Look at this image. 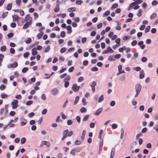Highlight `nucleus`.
<instances>
[{
    "instance_id": "obj_1",
    "label": "nucleus",
    "mask_w": 158,
    "mask_h": 158,
    "mask_svg": "<svg viewBox=\"0 0 158 158\" xmlns=\"http://www.w3.org/2000/svg\"><path fill=\"white\" fill-rule=\"evenodd\" d=\"M141 85L139 84H136L135 86V89L136 94L135 96V98L137 97L139 94L141 89Z\"/></svg>"
},
{
    "instance_id": "obj_2",
    "label": "nucleus",
    "mask_w": 158,
    "mask_h": 158,
    "mask_svg": "<svg viewBox=\"0 0 158 158\" xmlns=\"http://www.w3.org/2000/svg\"><path fill=\"white\" fill-rule=\"evenodd\" d=\"M18 101L17 100H14L11 103L12 108L13 109L16 108L18 106Z\"/></svg>"
},
{
    "instance_id": "obj_3",
    "label": "nucleus",
    "mask_w": 158,
    "mask_h": 158,
    "mask_svg": "<svg viewBox=\"0 0 158 158\" xmlns=\"http://www.w3.org/2000/svg\"><path fill=\"white\" fill-rule=\"evenodd\" d=\"M24 21L27 22H30L32 23V18L29 15H27L25 17Z\"/></svg>"
},
{
    "instance_id": "obj_4",
    "label": "nucleus",
    "mask_w": 158,
    "mask_h": 158,
    "mask_svg": "<svg viewBox=\"0 0 158 158\" xmlns=\"http://www.w3.org/2000/svg\"><path fill=\"white\" fill-rule=\"evenodd\" d=\"M44 145H45L48 148H49L50 146V143L48 142L43 141L41 142L40 147H42Z\"/></svg>"
},
{
    "instance_id": "obj_5",
    "label": "nucleus",
    "mask_w": 158,
    "mask_h": 158,
    "mask_svg": "<svg viewBox=\"0 0 158 158\" xmlns=\"http://www.w3.org/2000/svg\"><path fill=\"white\" fill-rule=\"evenodd\" d=\"M80 88V87L77 86L76 84H73L72 87V89L75 92L77 91Z\"/></svg>"
},
{
    "instance_id": "obj_6",
    "label": "nucleus",
    "mask_w": 158,
    "mask_h": 158,
    "mask_svg": "<svg viewBox=\"0 0 158 158\" xmlns=\"http://www.w3.org/2000/svg\"><path fill=\"white\" fill-rule=\"evenodd\" d=\"M138 45L139 46L140 48L141 49H143L145 47V45L143 44V41H142L139 42Z\"/></svg>"
},
{
    "instance_id": "obj_7",
    "label": "nucleus",
    "mask_w": 158,
    "mask_h": 158,
    "mask_svg": "<svg viewBox=\"0 0 158 158\" xmlns=\"http://www.w3.org/2000/svg\"><path fill=\"white\" fill-rule=\"evenodd\" d=\"M59 91L56 88H55L54 89H53L51 91V93L54 96L56 95L58 93Z\"/></svg>"
},
{
    "instance_id": "obj_8",
    "label": "nucleus",
    "mask_w": 158,
    "mask_h": 158,
    "mask_svg": "<svg viewBox=\"0 0 158 158\" xmlns=\"http://www.w3.org/2000/svg\"><path fill=\"white\" fill-rule=\"evenodd\" d=\"M13 21L14 22H18L19 17L16 15H14L12 16Z\"/></svg>"
},
{
    "instance_id": "obj_9",
    "label": "nucleus",
    "mask_w": 158,
    "mask_h": 158,
    "mask_svg": "<svg viewBox=\"0 0 158 158\" xmlns=\"http://www.w3.org/2000/svg\"><path fill=\"white\" fill-rule=\"evenodd\" d=\"M118 72L119 73H125V72L124 70H122V67L121 65H119L118 66Z\"/></svg>"
},
{
    "instance_id": "obj_10",
    "label": "nucleus",
    "mask_w": 158,
    "mask_h": 158,
    "mask_svg": "<svg viewBox=\"0 0 158 158\" xmlns=\"http://www.w3.org/2000/svg\"><path fill=\"white\" fill-rule=\"evenodd\" d=\"M18 65V64L17 62H14L12 64H9L7 66L9 68H15Z\"/></svg>"
},
{
    "instance_id": "obj_11",
    "label": "nucleus",
    "mask_w": 158,
    "mask_h": 158,
    "mask_svg": "<svg viewBox=\"0 0 158 158\" xmlns=\"http://www.w3.org/2000/svg\"><path fill=\"white\" fill-rule=\"evenodd\" d=\"M102 108H100L97 110L94 113V115H98L102 112Z\"/></svg>"
},
{
    "instance_id": "obj_12",
    "label": "nucleus",
    "mask_w": 158,
    "mask_h": 158,
    "mask_svg": "<svg viewBox=\"0 0 158 158\" xmlns=\"http://www.w3.org/2000/svg\"><path fill=\"white\" fill-rule=\"evenodd\" d=\"M31 23L30 22H27L23 26V28L25 29L27 28L31 24Z\"/></svg>"
},
{
    "instance_id": "obj_13",
    "label": "nucleus",
    "mask_w": 158,
    "mask_h": 158,
    "mask_svg": "<svg viewBox=\"0 0 158 158\" xmlns=\"http://www.w3.org/2000/svg\"><path fill=\"white\" fill-rule=\"evenodd\" d=\"M125 75H122L120 76L119 78V80L121 81H125Z\"/></svg>"
},
{
    "instance_id": "obj_14",
    "label": "nucleus",
    "mask_w": 158,
    "mask_h": 158,
    "mask_svg": "<svg viewBox=\"0 0 158 158\" xmlns=\"http://www.w3.org/2000/svg\"><path fill=\"white\" fill-rule=\"evenodd\" d=\"M136 4L135 2H134L132 3L129 6L128 9V10H129L131 8H132V7L133 8V7L135 6Z\"/></svg>"
},
{
    "instance_id": "obj_15",
    "label": "nucleus",
    "mask_w": 158,
    "mask_h": 158,
    "mask_svg": "<svg viewBox=\"0 0 158 158\" xmlns=\"http://www.w3.org/2000/svg\"><path fill=\"white\" fill-rule=\"evenodd\" d=\"M66 29L68 31L67 32L68 34L71 33L72 32V27L70 26H68L66 27Z\"/></svg>"
},
{
    "instance_id": "obj_16",
    "label": "nucleus",
    "mask_w": 158,
    "mask_h": 158,
    "mask_svg": "<svg viewBox=\"0 0 158 158\" xmlns=\"http://www.w3.org/2000/svg\"><path fill=\"white\" fill-rule=\"evenodd\" d=\"M104 100V96L103 95H102L98 98V103H100Z\"/></svg>"
},
{
    "instance_id": "obj_17",
    "label": "nucleus",
    "mask_w": 158,
    "mask_h": 158,
    "mask_svg": "<svg viewBox=\"0 0 158 158\" xmlns=\"http://www.w3.org/2000/svg\"><path fill=\"white\" fill-rule=\"evenodd\" d=\"M76 10V8L75 7H72L71 8H69L67 11L68 12H74Z\"/></svg>"
},
{
    "instance_id": "obj_18",
    "label": "nucleus",
    "mask_w": 158,
    "mask_h": 158,
    "mask_svg": "<svg viewBox=\"0 0 158 158\" xmlns=\"http://www.w3.org/2000/svg\"><path fill=\"white\" fill-rule=\"evenodd\" d=\"M96 84V82L95 81H93L89 84V85L91 87H95Z\"/></svg>"
},
{
    "instance_id": "obj_19",
    "label": "nucleus",
    "mask_w": 158,
    "mask_h": 158,
    "mask_svg": "<svg viewBox=\"0 0 158 158\" xmlns=\"http://www.w3.org/2000/svg\"><path fill=\"white\" fill-rule=\"evenodd\" d=\"M108 60L111 61H114L115 60L114 57L113 56H110L108 58Z\"/></svg>"
},
{
    "instance_id": "obj_20",
    "label": "nucleus",
    "mask_w": 158,
    "mask_h": 158,
    "mask_svg": "<svg viewBox=\"0 0 158 158\" xmlns=\"http://www.w3.org/2000/svg\"><path fill=\"white\" fill-rule=\"evenodd\" d=\"M144 77V75L143 74V71L142 70L140 72L139 78L141 79H143Z\"/></svg>"
},
{
    "instance_id": "obj_21",
    "label": "nucleus",
    "mask_w": 158,
    "mask_h": 158,
    "mask_svg": "<svg viewBox=\"0 0 158 158\" xmlns=\"http://www.w3.org/2000/svg\"><path fill=\"white\" fill-rule=\"evenodd\" d=\"M44 32L43 31L41 32L40 33L38 34L37 35V37L38 39H40L41 38L42 36L44 34Z\"/></svg>"
},
{
    "instance_id": "obj_22",
    "label": "nucleus",
    "mask_w": 158,
    "mask_h": 158,
    "mask_svg": "<svg viewBox=\"0 0 158 158\" xmlns=\"http://www.w3.org/2000/svg\"><path fill=\"white\" fill-rule=\"evenodd\" d=\"M80 99V97L79 96H77L75 100L74 103V105H75L76 104H77L78 102V101Z\"/></svg>"
},
{
    "instance_id": "obj_23",
    "label": "nucleus",
    "mask_w": 158,
    "mask_h": 158,
    "mask_svg": "<svg viewBox=\"0 0 158 158\" xmlns=\"http://www.w3.org/2000/svg\"><path fill=\"white\" fill-rule=\"evenodd\" d=\"M32 55L35 56L37 55L38 53V52L36 50V49L35 48H33L32 50Z\"/></svg>"
},
{
    "instance_id": "obj_24",
    "label": "nucleus",
    "mask_w": 158,
    "mask_h": 158,
    "mask_svg": "<svg viewBox=\"0 0 158 158\" xmlns=\"http://www.w3.org/2000/svg\"><path fill=\"white\" fill-rule=\"evenodd\" d=\"M50 50V46L48 45L47 47L45 48L44 50V52L45 53H47L49 52Z\"/></svg>"
},
{
    "instance_id": "obj_25",
    "label": "nucleus",
    "mask_w": 158,
    "mask_h": 158,
    "mask_svg": "<svg viewBox=\"0 0 158 158\" xmlns=\"http://www.w3.org/2000/svg\"><path fill=\"white\" fill-rule=\"evenodd\" d=\"M110 12L109 11L107 10L104 13L103 15V17H105L107 16L110 14Z\"/></svg>"
},
{
    "instance_id": "obj_26",
    "label": "nucleus",
    "mask_w": 158,
    "mask_h": 158,
    "mask_svg": "<svg viewBox=\"0 0 158 158\" xmlns=\"http://www.w3.org/2000/svg\"><path fill=\"white\" fill-rule=\"evenodd\" d=\"M59 6L58 4H57L56 7L54 9V11L55 12H57L59 11Z\"/></svg>"
},
{
    "instance_id": "obj_27",
    "label": "nucleus",
    "mask_w": 158,
    "mask_h": 158,
    "mask_svg": "<svg viewBox=\"0 0 158 158\" xmlns=\"http://www.w3.org/2000/svg\"><path fill=\"white\" fill-rule=\"evenodd\" d=\"M142 10L141 9H139L138 10V11L137 14V15L139 17L141 16L142 15Z\"/></svg>"
},
{
    "instance_id": "obj_28",
    "label": "nucleus",
    "mask_w": 158,
    "mask_h": 158,
    "mask_svg": "<svg viewBox=\"0 0 158 158\" xmlns=\"http://www.w3.org/2000/svg\"><path fill=\"white\" fill-rule=\"evenodd\" d=\"M133 69L136 71H139L141 70V68L139 66L135 67L133 68Z\"/></svg>"
},
{
    "instance_id": "obj_29",
    "label": "nucleus",
    "mask_w": 158,
    "mask_h": 158,
    "mask_svg": "<svg viewBox=\"0 0 158 158\" xmlns=\"http://www.w3.org/2000/svg\"><path fill=\"white\" fill-rule=\"evenodd\" d=\"M118 4L117 3H115L113 4L112 6L111 7V10H113L114 9H115L116 8L118 7Z\"/></svg>"
},
{
    "instance_id": "obj_30",
    "label": "nucleus",
    "mask_w": 158,
    "mask_h": 158,
    "mask_svg": "<svg viewBox=\"0 0 158 158\" xmlns=\"http://www.w3.org/2000/svg\"><path fill=\"white\" fill-rule=\"evenodd\" d=\"M26 139L25 137H23L21 139V143L24 144L26 141Z\"/></svg>"
},
{
    "instance_id": "obj_31",
    "label": "nucleus",
    "mask_w": 158,
    "mask_h": 158,
    "mask_svg": "<svg viewBox=\"0 0 158 158\" xmlns=\"http://www.w3.org/2000/svg\"><path fill=\"white\" fill-rule=\"evenodd\" d=\"M12 4H8L6 6V9L8 10H10L11 9Z\"/></svg>"
},
{
    "instance_id": "obj_32",
    "label": "nucleus",
    "mask_w": 158,
    "mask_h": 158,
    "mask_svg": "<svg viewBox=\"0 0 158 158\" xmlns=\"http://www.w3.org/2000/svg\"><path fill=\"white\" fill-rule=\"evenodd\" d=\"M6 49V47L5 46H2L1 47L0 50L2 51H5Z\"/></svg>"
},
{
    "instance_id": "obj_33",
    "label": "nucleus",
    "mask_w": 158,
    "mask_h": 158,
    "mask_svg": "<svg viewBox=\"0 0 158 158\" xmlns=\"http://www.w3.org/2000/svg\"><path fill=\"white\" fill-rule=\"evenodd\" d=\"M87 111L86 109L84 107H82L80 109V111L81 113L86 112Z\"/></svg>"
},
{
    "instance_id": "obj_34",
    "label": "nucleus",
    "mask_w": 158,
    "mask_h": 158,
    "mask_svg": "<svg viewBox=\"0 0 158 158\" xmlns=\"http://www.w3.org/2000/svg\"><path fill=\"white\" fill-rule=\"evenodd\" d=\"M111 127L112 129H115L118 127V125L114 123L111 125Z\"/></svg>"
},
{
    "instance_id": "obj_35",
    "label": "nucleus",
    "mask_w": 158,
    "mask_h": 158,
    "mask_svg": "<svg viewBox=\"0 0 158 158\" xmlns=\"http://www.w3.org/2000/svg\"><path fill=\"white\" fill-rule=\"evenodd\" d=\"M126 50V47L125 46H123L121 48L119 49V51L120 52H122L123 50Z\"/></svg>"
},
{
    "instance_id": "obj_36",
    "label": "nucleus",
    "mask_w": 158,
    "mask_h": 158,
    "mask_svg": "<svg viewBox=\"0 0 158 158\" xmlns=\"http://www.w3.org/2000/svg\"><path fill=\"white\" fill-rule=\"evenodd\" d=\"M73 19L76 22H79L80 21V19L79 17H74L73 18Z\"/></svg>"
},
{
    "instance_id": "obj_37",
    "label": "nucleus",
    "mask_w": 158,
    "mask_h": 158,
    "mask_svg": "<svg viewBox=\"0 0 158 158\" xmlns=\"http://www.w3.org/2000/svg\"><path fill=\"white\" fill-rule=\"evenodd\" d=\"M81 141L78 140H75V145H78L81 144Z\"/></svg>"
},
{
    "instance_id": "obj_38",
    "label": "nucleus",
    "mask_w": 158,
    "mask_h": 158,
    "mask_svg": "<svg viewBox=\"0 0 158 158\" xmlns=\"http://www.w3.org/2000/svg\"><path fill=\"white\" fill-rule=\"evenodd\" d=\"M83 2V1L82 0H77L76 2V4L78 5H81Z\"/></svg>"
},
{
    "instance_id": "obj_39",
    "label": "nucleus",
    "mask_w": 158,
    "mask_h": 158,
    "mask_svg": "<svg viewBox=\"0 0 158 158\" xmlns=\"http://www.w3.org/2000/svg\"><path fill=\"white\" fill-rule=\"evenodd\" d=\"M114 151L113 150L111 151L110 158H113L114 155Z\"/></svg>"
},
{
    "instance_id": "obj_40",
    "label": "nucleus",
    "mask_w": 158,
    "mask_h": 158,
    "mask_svg": "<svg viewBox=\"0 0 158 158\" xmlns=\"http://www.w3.org/2000/svg\"><path fill=\"white\" fill-rule=\"evenodd\" d=\"M156 15H157L156 13L152 14L150 16V19H153L155 18H156Z\"/></svg>"
},
{
    "instance_id": "obj_41",
    "label": "nucleus",
    "mask_w": 158,
    "mask_h": 158,
    "mask_svg": "<svg viewBox=\"0 0 158 158\" xmlns=\"http://www.w3.org/2000/svg\"><path fill=\"white\" fill-rule=\"evenodd\" d=\"M107 49L108 52H109L111 53H113L114 52V51L110 47H108Z\"/></svg>"
},
{
    "instance_id": "obj_42",
    "label": "nucleus",
    "mask_w": 158,
    "mask_h": 158,
    "mask_svg": "<svg viewBox=\"0 0 158 158\" xmlns=\"http://www.w3.org/2000/svg\"><path fill=\"white\" fill-rule=\"evenodd\" d=\"M68 131L69 130L68 129H67L66 130L64 131L63 132V135L67 136Z\"/></svg>"
},
{
    "instance_id": "obj_43",
    "label": "nucleus",
    "mask_w": 158,
    "mask_h": 158,
    "mask_svg": "<svg viewBox=\"0 0 158 158\" xmlns=\"http://www.w3.org/2000/svg\"><path fill=\"white\" fill-rule=\"evenodd\" d=\"M70 153L71 155L74 156L75 154V150L74 149H73L70 152Z\"/></svg>"
},
{
    "instance_id": "obj_44",
    "label": "nucleus",
    "mask_w": 158,
    "mask_h": 158,
    "mask_svg": "<svg viewBox=\"0 0 158 158\" xmlns=\"http://www.w3.org/2000/svg\"><path fill=\"white\" fill-rule=\"evenodd\" d=\"M41 99H42L44 100H46V96L45 94H43L41 96Z\"/></svg>"
},
{
    "instance_id": "obj_45",
    "label": "nucleus",
    "mask_w": 158,
    "mask_h": 158,
    "mask_svg": "<svg viewBox=\"0 0 158 158\" xmlns=\"http://www.w3.org/2000/svg\"><path fill=\"white\" fill-rule=\"evenodd\" d=\"M66 50V49L65 48H64V47L63 48L60 49V52L61 53H63L65 52Z\"/></svg>"
},
{
    "instance_id": "obj_46",
    "label": "nucleus",
    "mask_w": 158,
    "mask_h": 158,
    "mask_svg": "<svg viewBox=\"0 0 158 158\" xmlns=\"http://www.w3.org/2000/svg\"><path fill=\"white\" fill-rule=\"evenodd\" d=\"M15 2L18 6H19L20 5L21 1V0H16Z\"/></svg>"
},
{
    "instance_id": "obj_47",
    "label": "nucleus",
    "mask_w": 158,
    "mask_h": 158,
    "mask_svg": "<svg viewBox=\"0 0 158 158\" xmlns=\"http://www.w3.org/2000/svg\"><path fill=\"white\" fill-rule=\"evenodd\" d=\"M28 70V68L27 67H25L23 69L22 71L23 73H25Z\"/></svg>"
},
{
    "instance_id": "obj_48",
    "label": "nucleus",
    "mask_w": 158,
    "mask_h": 158,
    "mask_svg": "<svg viewBox=\"0 0 158 158\" xmlns=\"http://www.w3.org/2000/svg\"><path fill=\"white\" fill-rule=\"evenodd\" d=\"M33 103V102L32 101L30 100L28 101L26 103V105L27 106L30 105Z\"/></svg>"
},
{
    "instance_id": "obj_49",
    "label": "nucleus",
    "mask_w": 158,
    "mask_h": 158,
    "mask_svg": "<svg viewBox=\"0 0 158 158\" xmlns=\"http://www.w3.org/2000/svg\"><path fill=\"white\" fill-rule=\"evenodd\" d=\"M137 102L134 100H133L131 101L132 104L133 106H135L137 104Z\"/></svg>"
},
{
    "instance_id": "obj_50",
    "label": "nucleus",
    "mask_w": 158,
    "mask_h": 158,
    "mask_svg": "<svg viewBox=\"0 0 158 158\" xmlns=\"http://www.w3.org/2000/svg\"><path fill=\"white\" fill-rule=\"evenodd\" d=\"M150 29V26H147L145 30V32L146 33L148 32L149 31Z\"/></svg>"
},
{
    "instance_id": "obj_51",
    "label": "nucleus",
    "mask_w": 158,
    "mask_h": 158,
    "mask_svg": "<svg viewBox=\"0 0 158 158\" xmlns=\"http://www.w3.org/2000/svg\"><path fill=\"white\" fill-rule=\"evenodd\" d=\"M143 2V0H137L135 2L136 5L139 4Z\"/></svg>"
},
{
    "instance_id": "obj_52",
    "label": "nucleus",
    "mask_w": 158,
    "mask_h": 158,
    "mask_svg": "<svg viewBox=\"0 0 158 158\" xmlns=\"http://www.w3.org/2000/svg\"><path fill=\"white\" fill-rule=\"evenodd\" d=\"M71 78V77L70 76L68 75L65 78L64 80V81H66V80H69Z\"/></svg>"
},
{
    "instance_id": "obj_53",
    "label": "nucleus",
    "mask_w": 158,
    "mask_h": 158,
    "mask_svg": "<svg viewBox=\"0 0 158 158\" xmlns=\"http://www.w3.org/2000/svg\"><path fill=\"white\" fill-rule=\"evenodd\" d=\"M30 53L29 52H26L23 54V56L25 58L27 57L29 55Z\"/></svg>"
},
{
    "instance_id": "obj_54",
    "label": "nucleus",
    "mask_w": 158,
    "mask_h": 158,
    "mask_svg": "<svg viewBox=\"0 0 158 158\" xmlns=\"http://www.w3.org/2000/svg\"><path fill=\"white\" fill-rule=\"evenodd\" d=\"M73 121L71 119L68 120L67 121V124L69 125H71Z\"/></svg>"
},
{
    "instance_id": "obj_55",
    "label": "nucleus",
    "mask_w": 158,
    "mask_h": 158,
    "mask_svg": "<svg viewBox=\"0 0 158 158\" xmlns=\"http://www.w3.org/2000/svg\"><path fill=\"white\" fill-rule=\"evenodd\" d=\"M35 121L34 120H31L30 121V125H33L35 123Z\"/></svg>"
},
{
    "instance_id": "obj_56",
    "label": "nucleus",
    "mask_w": 158,
    "mask_h": 158,
    "mask_svg": "<svg viewBox=\"0 0 158 158\" xmlns=\"http://www.w3.org/2000/svg\"><path fill=\"white\" fill-rule=\"evenodd\" d=\"M98 70V68L96 67H93L91 68V70L93 71H96Z\"/></svg>"
},
{
    "instance_id": "obj_57",
    "label": "nucleus",
    "mask_w": 158,
    "mask_h": 158,
    "mask_svg": "<svg viewBox=\"0 0 158 158\" xmlns=\"http://www.w3.org/2000/svg\"><path fill=\"white\" fill-rule=\"evenodd\" d=\"M65 81V82H64V87H65V88H67L69 85V82L68 81Z\"/></svg>"
},
{
    "instance_id": "obj_58",
    "label": "nucleus",
    "mask_w": 158,
    "mask_h": 158,
    "mask_svg": "<svg viewBox=\"0 0 158 158\" xmlns=\"http://www.w3.org/2000/svg\"><path fill=\"white\" fill-rule=\"evenodd\" d=\"M43 121V118H40L38 121V123L39 125H40L42 122Z\"/></svg>"
},
{
    "instance_id": "obj_59",
    "label": "nucleus",
    "mask_w": 158,
    "mask_h": 158,
    "mask_svg": "<svg viewBox=\"0 0 158 158\" xmlns=\"http://www.w3.org/2000/svg\"><path fill=\"white\" fill-rule=\"evenodd\" d=\"M158 3V2L156 0L153 1L152 3V5H156Z\"/></svg>"
},
{
    "instance_id": "obj_60",
    "label": "nucleus",
    "mask_w": 158,
    "mask_h": 158,
    "mask_svg": "<svg viewBox=\"0 0 158 158\" xmlns=\"http://www.w3.org/2000/svg\"><path fill=\"white\" fill-rule=\"evenodd\" d=\"M115 104V102L114 101H112L110 103V106H114Z\"/></svg>"
},
{
    "instance_id": "obj_61",
    "label": "nucleus",
    "mask_w": 158,
    "mask_h": 158,
    "mask_svg": "<svg viewBox=\"0 0 158 158\" xmlns=\"http://www.w3.org/2000/svg\"><path fill=\"white\" fill-rule=\"evenodd\" d=\"M50 36L51 38H54L56 37V35L55 33H52L50 34Z\"/></svg>"
},
{
    "instance_id": "obj_62",
    "label": "nucleus",
    "mask_w": 158,
    "mask_h": 158,
    "mask_svg": "<svg viewBox=\"0 0 158 158\" xmlns=\"http://www.w3.org/2000/svg\"><path fill=\"white\" fill-rule=\"evenodd\" d=\"M7 95L5 94H2L1 95V97L2 98H6L7 97Z\"/></svg>"
},
{
    "instance_id": "obj_63",
    "label": "nucleus",
    "mask_w": 158,
    "mask_h": 158,
    "mask_svg": "<svg viewBox=\"0 0 158 158\" xmlns=\"http://www.w3.org/2000/svg\"><path fill=\"white\" fill-rule=\"evenodd\" d=\"M142 61L143 62H145L147 60V58L146 57H143L141 59Z\"/></svg>"
},
{
    "instance_id": "obj_64",
    "label": "nucleus",
    "mask_w": 158,
    "mask_h": 158,
    "mask_svg": "<svg viewBox=\"0 0 158 158\" xmlns=\"http://www.w3.org/2000/svg\"><path fill=\"white\" fill-rule=\"evenodd\" d=\"M153 129L156 130V132H158V124L155 126Z\"/></svg>"
}]
</instances>
